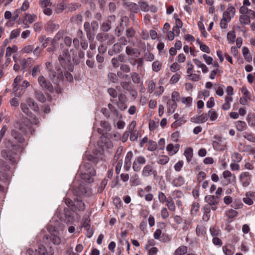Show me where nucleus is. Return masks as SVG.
Here are the masks:
<instances>
[{
  "mask_svg": "<svg viewBox=\"0 0 255 255\" xmlns=\"http://www.w3.org/2000/svg\"><path fill=\"white\" fill-rule=\"evenodd\" d=\"M5 144H10L13 151L9 149H3L1 151V155L4 158L7 159L12 164H15L18 161L16 151L20 150L21 152L24 149V147L22 145L15 143L10 140H8L5 142Z\"/></svg>",
  "mask_w": 255,
  "mask_h": 255,
  "instance_id": "obj_1",
  "label": "nucleus"
},
{
  "mask_svg": "<svg viewBox=\"0 0 255 255\" xmlns=\"http://www.w3.org/2000/svg\"><path fill=\"white\" fill-rule=\"evenodd\" d=\"M14 129L10 131L11 136L17 141V143L22 144L25 147L28 144L24 138V135L27 132L26 126L19 121H16L14 124Z\"/></svg>",
  "mask_w": 255,
  "mask_h": 255,
  "instance_id": "obj_2",
  "label": "nucleus"
},
{
  "mask_svg": "<svg viewBox=\"0 0 255 255\" xmlns=\"http://www.w3.org/2000/svg\"><path fill=\"white\" fill-rule=\"evenodd\" d=\"M47 229L50 235L45 234L43 237V242L48 244L51 241L54 245H59L61 242L59 230L51 225L47 226Z\"/></svg>",
  "mask_w": 255,
  "mask_h": 255,
  "instance_id": "obj_3",
  "label": "nucleus"
},
{
  "mask_svg": "<svg viewBox=\"0 0 255 255\" xmlns=\"http://www.w3.org/2000/svg\"><path fill=\"white\" fill-rule=\"evenodd\" d=\"M58 60L60 65L65 69L72 71L73 66L71 61V56L68 49H64L59 55Z\"/></svg>",
  "mask_w": 255,
  "mask_h": 255,
  "instance_id": "obj_4",
  "label": "nucleus"
},
{
  "mask_svg": "<svg viewBox=\"0 0 255 255\" xmlns=\"http://www.w3.org/2000/svg\"><path fill=\"white\" fill-rule=\"evenodd\" d=\"M56 214L61 221L66 223H72L74 220L73 214L67 208H64L63 210L58 209L56 212Z\"/></svg>",
  "mask_w": 255,
  "mask_h": 255,
  "instance_id": "obj_5",
  "label": "nucleus"
},
{
  "mask_svg": "<svg viewBox=\"0 0 255 255\" xmlns=\"http://www.w3.org/2000/svg\"><path fill=\"white\" fill-rule=\"evenodd\" d=\"M73 183L72 192L75 196L82 198L87 193V189L84 183H78L76 181H74Z\"/></svg>",
  "mask_w": 255,
  "mask_h": 255,
  "instance_id": "obj_6",
  "label": "nucleus"
},
{
  "mask_svg": "<svg viewBox=\"0 0 255 255\" xmlns=\"http://www.w3.org/2000/svg\"><path fill=\"white\" fill-rule=\"evenodd\" d=\"M107 32H101L98 33L96 35V39L101 43L107 42L108 45H111L115 42V36Z\"/></svg>",
  "mask_w": 255,
  "mask_h": 255,
  "instance_id": "obj_7",
  "label": "nucleus"
},
{
  "mask_svg": "<svg viewBox=\"0 0 255 255\" xmlns=\"http://www.w3.org/2000/svg\"><path fill=\"white\" fill-rule=\"evenodd\" d=\"M56 70L54 69L48 72L50 79L54 83L58 84L60 81L64 80V75L62 71L59 67H56Z\"/></svg>",
  "mask_w": 255,
  "mask_h": 255,
  "instance_id": "obj_8",
  "label": "nucleus"
},
{
  "mask_svg": "<svg viewBox=\"0 0 255 255\" xmlns=\"http://www.w3.org/2000/svg\"><path fill=\"white\" fill-rule=\"evenodd\" d=\"M38 83L43 90L47 91L51 93L54 92V87L51 82L47 80L43 75H40L38 77Z\"/></svg>",
  "mask_w": 255,
  "mask_h": 255,
  "instance_id": "obj_9",
  "label": "nucleus"
},
{
  "mask_svg": "<svg viewBox=\"0 0 255 255\" xmlns=\"http://www.w3.org/2000/svg\"><path fill=\"white\" fill-rule=\"evenodd\" d=\"M70 52L72 53V60L75 65H78L81 62V60L84 59L85 52L81 50H76L71 49Z\"/></svg>",
  "mask_w": 255,
  "mask_h": 255,
  "instance_id": "obj_10",
  "label": "nucleus"
},
{
  "mask_svg": "<svg viewBox=\"0 0 255 255\" xmlns=\"http://www.w3.org/2000/svg\"><path fill=\"white\" fill-rule=\"evenodd\" d=\"M116 21V16L114 15L109 16L106 21L100 26V29L103 32H108L112 28V24Z\"/></svg>",
  "mask_w": 255,
  "mask_h": 255,
  "instance_id": "obj_11",
  "label": "nucleus"
},
{
  "mask_svg": "<svg viewBox=\"0 0 255 255\" xmlns=\"http://www.w3.org/2000/svg\"><path fill=\"white\" fill-rule=\"evenodd\" d=\"M26 254L27 255H53L54 252L50 251L48 253L45 247L40 246L38 249L35 250L34 252L31 249L27 250Z\"/></svg>",
  "mask_w": 255,
  "mask_h": 255,
  "instance_id": "obj_12",
  "label": "nucleus"
},
{
  "mask_svg": "<svg viewBox=\"0 0 255 255\" xmlns=\"http://www.w3.org/2000/svg\"><path fill=\"white\" fill-rule=\"evenodd\" d=\"M78 173H84L85 175V173L90 174L92 175V176H95L96 175L95 170L91 164L88 162L84 163L80 166Z\"/></svg>",
  "mask_w": 255,
  "mask_h": 255,
  "instance_id": "obj_13",
  "label": "nucleus"
},
{
  "mask_svg": "<svg viewBox=\"0 0 255 255\" xmlns=\"http://www.w3.org/2000/svg\"><path fill=\"white\" fill-rule=\"evenodd\" d=\"M239 180L244 187H248L252 181V175L249 172H244L239 176Z\"/></svg>",
  "mask_w": 255,
  "mask_h": 255,
  "instance_id": "obj_14",
  "label": "nucleus"
},
{
  "mask_svg": "<svg viewBox=\"0 0 255 255\" xmlns=\"http://www.w3.org/2000/svg\"><path fill=\"white\" fill-rule=\"evenodd\" d=\"M205 200L208 203V205L211 206V209L213 210L217 209V205L219 203V200L218 199V198L215 197V196L207 195L205 197Z\"/></svg>",
  "mask_w": 255,
  "mask_h": 255,
  "instance_id": "obj_15",
  "label": "nucleus"
},
{
  "mask_svg": "<svg viewBox=\"0 0 255 255\" xmlns=\"http://www.w3.org/2000/svg\"><path fill=\"white\" fill-rule=\"evenodd\" d=\"M85 209V204L81 200H79L78 198L74 199V204L72 205L71 210L73 212L78 211H84Z\"/></svg>",
  "mask_w": 255,
  "mask_h": 255,
  "instance_id": "obj_16",
  "label": "nucleus"
},
{
  "mask_svg": "<svg viewBox=\"0 0 255 255\" xmlns=\"http://www.w3.org/2000/svg\"><path fill=\"white\" fill-rule=\"evenodd\" d=\"M223 176L226 179V185H228L232 182H236V175L232 173L229 170H225L223 173Z\"/></svg>",
  "mask_w": 255,
  "mask_h": 255,
  "instance_id": "obj_17",
  "label": "nucleus"
},
{
  "mask_svg": "<svg viewBox=\"0 0 255 255\" xmlns=\"http://www.w3.org/2000/svg\"><path fill=\"white\" fill-rule=\"evenodd\" d=\"M133 153L132 151H130L128 152L126 155L125 160V164H124V169L126 171H128L131 166V159L132 157Z\"/></svg>",
  "mask_w": 255,
  "mask_h": 255,
  "instance_id": "obj_18",
  "label": "nucleus"
},
{
  "mask_svg": "<svg viewBox=\"0 0 255 255\" xmlns=\"http://www.w3.org/2000/svg\"><path fill=\"white\" fill-rule=\"evenodd\" d=\"M153 168L151 165L147 164L145 165L142 170V176L143 177H149L151 175V172Z\"/></svg>",
  "mask_w": 255,
  "mask_h": 255,
  "instance_id": "obj_19",
  "label": "nucleus"
},
{
  "mask_svg": "<svg viewBox=\"0 0 255 255\" xmlns=\"http://www.w3.org/2000/svg\"><path fill=\"white\" fill-rule=\"evenodd\" d=\"M213 138L216 139V140H214L212 142L213 148L217 150H222L223 148L221 147L220 143L221 142L222 137L218 135H215Z\"/></svg>",
  "mask_w": 255,
  "mask_h": 255,
  "instance_id": "obj_20",
  "label": "nucleus"
},
{
  "mask_svg": "<svg viewBox=\"0 0 255 255\" xmlns=\"http://www.w3.org/2000/svg\"><path fill=\"white\" fill-rule=\"evenodd\" d=\"M35 98L41 103H44L46 98L43 93L39 90H35L34 92Z\"/></svg>",
  "mask_w": 255,
  "mask_h": 255,
  "instance_id": "obj_21",
  "label": "nucleus"
},
{
  "mask_svg": "<svg viewBox=\"0 0 255 255\" xmlns=\"http://www.w3.org/2000/svg\"><path fill=\"white\" fill-rule=\"evenodd\" d=\"M27 103L29 107L35 112H38L39 111V107L36 103H35L34 100L30 98L27 100Z\"/></svg>",
  "mask_w": 255,
  "mask_h": 255,
  "instance_id": "obj_22",
  "label": "nucleus"
},
{
  "mask_svg": "<svg viewBox=\"0 0 255 255\" xmlns=\"http://www.w3.org/2000/svg\"><path fill=\"white\" fill-rule=\"evenodd\" d=\"M138 51V50L136 48H132L130 46H127L126 48V53L128 55H135L136 57H138V56L140 54V52Z\"/></svg>",
  "mask_w": 255,
  "mask_h": 255,
  "instance_id": "obj_23",
  "label": "nucleus"
},
{
  "mask_svg": "<svg viewBox=\"0 0 255 255\" xmlns=\"http://www.w3.org/2000/svg\"><path fill=\"white\" fill-rule=\"evenodd\" d=\"M130 183L131 186H137L140 184L138 175L134 173L130 177Z\"/></svg>",
  "mask_w": 255,
  "mask_h": 255,
  "instance_id": "obj_24",
  "label": "nucleus"
},
{
  "mask_svg": "<svg viewBox=\"0 0 255 255\" xmlns=\"http://www.w3.org/2000/svg\"><path fill=\"white\" fill-rule=\"evenodd\" d=\"M236 127L238 131H242L247 128V125L245 122L238 121L236 122Z\"/></svg>",
  "mask_w": 255,
  "mask_h": 255,
  "instance_id": "obj_25",
  "label": "nucleus"
},
{
  "mask_svg": "<svg viewBox=\"0 0 255 255\" xmlns=\"http://www.w3.org/2000/svg\"><path fill=\"white\" fill-rule=\"evenodd\" d=\"M193 150L191 147H188L184 151V154L188 162H189L192 160L193 154Z\"/></svg>",
  "mask_w": 255,
  "mask_h": 255,
  "instance_id": "obj_26",
  "label": "nucleus"
},
{
  "mask_svg": "<svg viewBox=\"0 0 255 255\" xmlns=\"http://www.w3.org/2000/svg\"><path fill=\"white\" fill-rule=\"evenodd\" d=\"M187 247L181 246L175 250L174 255H184L187 253Z\"/></svg>",
  "mask_w": 255,
  "mask_h": 255,
  "instance_id": "obj_27",
  "label": "nucleus"
},
{
  "mask_svg": "<svg viewBox=\"0 0 255 255\" xmlns=\"http://www.w3.org/2000/svg\"><path fill=\"white\" fill-rule=\"evenodd\" d=\"M80 174L81 178L84 180L85 182H88V183H92L94 181L93 177L94 176H92V175H90V174H86L85 173V175L84 174V173H79Z\"/></svg>",
  "mask_w": 255,
  "mask_h": 255,
  "instance_id": "obj_28",
  "label": "nucleus"
},
{
  "mask_svg": "<svg viewBox=\"0 0 255 255\" xmlns=\"http://www.w3.org/2000/svg\"><path fill=\"white\" fill-rule=\"evenodd\" d=\"M10 166L4 160L0 158V172L7 171L9 170Z\"/></svg>",
  "mask_w": 255,
  "mask_h": 255,
  "instance_id": "obj_29",
  "label": "nucleus"
},
{
  "mask_svg": "<svg viewBox=\"0 0 255 255\" xmlns=\"http://www.w3.org/2000/svg\"><path fill=\"white\" fill-rule=\"evenodd\" d=\"M120 85L124 89L128 91L131 90L133 87L131 81H122Z\"/></svg>",
  "mask_w": 255,
  "mask_h": 255,
  "instance_id": "obj_30",
  "label": "nucleus"
},
{
  "mask_svg": "<svg viewBox=\"0 0 255 255\" xmlns=\"http://www.w3.org/2000/svg\"><path fill=\"white\" fill-rule=\"evenodd\" d=\"M71 21L73 22L77 23L78 25H81L83 21V16L81 14H78L73 16L71 18Z\"/></svg>",
  "mask_w": 255,
  "mask_h": 255,
  "instance_id": "obj_31",
  "label": "nucleus"
},
{
  "mask_svg": "<svg viewBox=\"0 0 255 255\" xmlns=\"http://www.w3.org/2000/svg\"><path fill=\"white\" fill-rule=\"evenodd\" d=\"M184 183V178L182 176H178L175 178L172 181L173 186L178 187L182 185Z\"/></svg>",
  "mask_w": 255,
  "mask_h": 255,
  "instance_id": "obj_32",
  "label": "nucleus"
},
{
  "mask_svg": "<svg viewBox=\"0 0 255 255\" xmlns=\"http://www.w3.org/2000/svg\"><path fill=\"white\" fill-rule=\"evenodd\" d=\"M130 76L132 79V81L134 84H139L140 82V77L138 73L136 72H131L130 73Z\"/></svg>",
  "mask_w": 255,
  "mask_h": 255,
  "instance_id": "obj_33",
  "label": "nucleus"
},
{
  "mask_svg": "<svg viewBox=\"0 0 255 255\" xmlns=\"http://www.w3.org/2000/svg\"><path fill=\"white\" fill-rule=\"evenodd\" d=\"M135 34V31L133 28L129 27L126 29V35L127 38L128 39L129 42L130 41V39H132V37L134 36Z\"/></svg>",
  "mask_w": 255,
  "mask_h": 255,
  "instance_id": "obj_34",
  "label": "nucleus"
},
{
  "mask_svg": "<svg viewBox=\"0 0 255 255\" xmlns=\"http://www.w3.org/2000/svg\"><path fill=\"white\" fill-rule=\"evenodd\" d=\"M20 108L21 111L27 116H29L31 114V112L29 109V106L27 103H21L20 104Z\"/></svg>",
  "mask_w": 255,
  "mask_h": 255,
  "instance_id": "obj_35",
  "label": "nucleus"
},
{
  "mask_svg": "<svg viewBox=\"0 0 255 255\" xmlns=\"http://www.w3.org/2000/svg\"><path fill=\"white\" fill-rule=\"evenodd\" d=\"M196 233L198 237H202L206 233V228L203 226L198 225L196 229Z\"/></svg>",
  "mask_w": 255,
  "mask_h": 255,
  "instance_id": "obj_36",
  "label": "nucleus"
},
{
  "mask_svg": "<svg viewBox=\"0 0 255 255\" xmlns=\"http://www.w3.org/2000/svg\"><path fill=\"white\" fill-rule=\"evenodd\" d=\"M59 28V24L54 22H49L47 24L46 29L51 32H53L54 31L57 30Z\"/></svg>",
  "mask_w": 255,
  "mask_h": 255,
  "instance_id": "obj_37",
  "label": "nucleus"
},
{
  "mask_svg": "<svg viewBox=\"0 0 255 255\" xmlns=\"http://www.w3.org/2000/svg\"><path fill=\"white\" fill-rule=\"evenodd\" d=\"M166 205L168 209L172 212H174L176 210V207L173 200L171 198H168L166 201Z\"/></svg>",
  "mask_w": 255,
  "mask_h": 255,
  "instance_id": "obj_38",
  "label": "nucleus"
},
{
  "mask_svg": "<svg viewBox=\"0 0 255 255\" xmlns=\"http://www.w3.org/2000/svg\"><path fill=\"white\" fill-rule=\"evenodd\" d=\"M42 67L38 65H35L32 69L31 75L33 77H36L38 74L40 73Z\"/></svg>",
  "mask_w": 255,
  "mask_h": 255,
  "instance_id": "obj_39",
  "label": "nucleus"
},
{
  "mask_svg": "<svg viewBox=\"0 0 255 255\" xmlns=\"http://www.w3.org/2000/svg\"><path fill=\"white\" fill-rule=\"evenodd\" d=\"M239 20L241 24L245 25H248L251 22L250 18L247 15H240Z\"/></svg>",
  "mask_w": 255,
  "mask_h": 255,
  "instance_id": "obj_40",
  "label": "nucleus"
},
{
  "mask_svg": "<svg viewBox=\"0 0 255 255\" xmlns=\"http://www.w3.org/2000/svg\"><path fill=\"white\" fill-rule=\"evenodd\" d=\"M167 108L169 111H172L174 112L177 108L176 102L171 101L169 100L167 103Z\"/></svg>",
  "mask_w": 255,
  "mask_h": 255,
  "instance_id": "obj_41",
  "label": "nucleus"
},
{
  "mask_svg": "<svg viewBox=\"0 0 255 255\" xmlns=\"http://www.w3.org/2000/svg\"><path fill=\"white\" fill-rule=\"evenodd\" d=\"M100 125L106 132L107 131H110L111 130V126L107 121H101Z\"/></svg>",
  "mask_w": 255,
  "mask_h": 255,
  "instance_id": "obj_42",
  "label": "nucleus"
},
{
  "mask_svg": "<svg viewBox=\"0 0 255 255\" xmlns=\"http://www.w3.org/2000/svg\"><path fill=\"white\" fill-rule=\"evenodd\" d=\"M236 34L233 30L228 32L227 34V40L229 43H234L235 41Z\"/></svg>",
  "mask_w": 255,
  "mask_h": 255,
  "instance_id": "obj_43",
  "label": "nucleus"
},
{
  "mask_svg": "<svg viewBox=\"0 0 255 255\" xmlns=\"http://www.w3.org/2000/svg\"><path fill=\"white\" fill-rule=\"evenodd\" d=\"M243 136L247 140L252 141H255V137L254 136V134L251 132H244L243 133Z\"/></svg>",
  "mask_w": 255,
  "mask_h": 255,
  "instance_id": "obj_44",
  "label": "nucleus"
},
{
  "mask_svg": "<svg viewBox=\"0 0 255 255\" xmlns=\"http://www.w3.org/2000/svg\"><path fill=\"white\" fill-rule=\"evenodd\" d=\"M120 70L122 72L126 73H129L131 71V68L130 66L125 63H121L120 65Z\"/></svg>",
  "mask_w": 255,
  "mask_h": 255,
  "instance_id": "obj_45",
  "label": "nucleus"
},
{
  "mask_svg": "<svg viewBox=\"0 0 255 255\" xmlns=\"http://www.w3.org/2000/svg\"><path fill=\"white\" fill-rule=\"evenodd\" d=\"M208 117L210 118L211 121H214L217 119L218 114L214 110L211 109L208 112Z\"/></svg>",
  "mask_w": 255,
  "mask_h": 255,
  "instance_id": "obj_46",
  "label": "nucleus"
},
{
  "mask_svg": "<svg viewBox=\"0 0 255 255\" xmlns=\"http://www.w3.org/2000/svg\"><path fill=\"white\" fill-rule=\"evenodd\" d=\"M232 159L234 162H240L242 159V156L241 154L234 152L232 155Z\"/></svg>",
  "mask_w": 255,
  "mask_h": 255,
  "instance_id": "obj_47",
  "label": "nucleus"
},
{
  "mask_svg": "<svg viewBox=\"0 0 255 255\" xmlns=\"http://www.w3.org/2000/svg\"><path fill=\"white\" fill-rule=\"evenodd\" d=\"M122 152H123V147L120 146L117 149L116 153L114 157L113 160H114V162H117L118 161V160L119 159L120 157H121V156L122 155Z\"/></svg>",
  "mask_w": 255,
  "mask_h": 255,
  "instance_id": "obj_48",
  "label": "nucleus"
},
{
  "mask_svg": "<svg viewBox=\"0 0 255 255\" xmlns=\"http://www.w3.org/2000/svg\"><path fill=\"white\" fill-rule=\"evenodd\" d=\"M238 214V212L233 209H230V210H229V211L228 212V213H227V215L228 216V222H231V221L229 220V219L233 218L237 216Z\"/></svg>",
  "mask_w": 255,
  "mask_h": 255,
  "instance_id": "obj_49",
  "label": "nucleus"
},
{
  "mask_svg": "<svg viewBox=\"0 0 255 255\" xmlns=\"http://www.w3.org/2000/svg\"><path fill=\"white\" fill-rule=\"evenodd\" d=\"M112 48H113V50L115 52H116L117 53H120L123 50L122 45L118 43H115L112 46Z\"/></svg>",
  "mask_w": 255,
  "mask_h": 255,
  "instance_id": "obj_50",
  "label": "nucleus"
},
{
  "mask_svg": "<svg viewBox=\"0 0 255 255\" xmlns=\"http://www.w3.org/2000/svg\"><path fill=\"white\" fill-rule=\"evenodd\" d=\"M169 160V158L166 155H162L160 157L158 163L161 165H165Z\"/></svg>",
  "mask_w": 255,
  "mask_h": 255,
  "instance_id": "obj_51",
  "label": "nucleus"
},
{
  "mask_svg": "<svg viewBox=\"0 0 255 255\" xmlns=\"http://www.w3.org/2000/svg\"><path fill=\"white\" fill-rule=\"evenodd\" d=\"M108 80L112 83H115L118 80L117 75L114 73H110L108 75Z\"/></svg>",
  "mask_w": 255,
  "mask_h": 255,
  "instance_id": "obj_52",
  "label": "nucleus"
},
{
  "mask_svg": "<svg viewBox=\"0 0 255 255\" xmlns=\"http://www.w3.org/2000/svg\"><path fill=\"white\" fill-rule=\"evenodd\" d=\"M152 70L154 71L158 72L159 71L161 67V65L160 64L158 61H155L153 62L152 65Z\"/></svg>",
  "mask_w": 255,
  "mask_h": 255,
  "instance_id": "obj_53",
  "label": "nucleus"
},
{
  "mask_svg": "<svg viewBox=\"0 0 255 255\" xmlns=\"http://www.w3.org/2000/svg\"><path fill=\"white\" fill-rule=\"evenodd\" d=\"M129 133H130L129 138L131 141H134L137 139L139 132L137 130L129 132Z\"/></svg>",
  "mask_w": 255,
  "mask_h": 255,
  "instance_id": "obj_54",
  "label": "nucleus"
},
{
  "mask_svg": "<svg viewBox=\"0 0 255 255\" xmlns=\"http://www.w3.org/2000/svg\"><path fill=\"white\" fill-rule=\"evenodd\" d=\"M157 144L155 141L149 140L147 149L149 151H154L156 149Z\"/></svg>",
  "mask_w": 255,
  "mask_h": 255,
  "instance_id": "obj_55",
  "label": "nucleus"
},
{
  "mask_svg": "<svg viewBox=\"0 0 255 255\" xmlns=\"http://www.w3.org/2000/svg\"><path fill=\"white\" fill-rule=\"evenodd\" d=\"M199 44L200 45V48L201 51L207 53H210V49L207 45L202 43L201 42H199Z\"/></svg>",
  "mask_w": 255,
  "mask_h": 255,
  "instance_id": "obj_56",
  "label": "nucleus"
},
{
  "mask_svg": "<svg viewBox=\"0 0 255 255\" xmlns=\"http://www.w3.org/2000/svg\"><path fill=\"white\" fill-rule=\"evenodd\" d=\"M36 15L34 14H26L25 16V20L28 21L30 23H32L35 21Z\"/></svg>",
  "mask_w": 255,
  "mask_h": 255,
  "instance_id": "obj_57",
  "label": "nucleus"
},
{
  "mask_svg": "<svg viewBox=\"0 0 255 255\" xmlns=\"http://www.w3.org/2000/svg\"><path fill=\"white\" fill-rule=\"evenodd\" d=\"M124 28L122 25H118L115 29V34L117 36L120 37L123 33Z\"/></svg>",
  "mask_w": 255,
  "mask_h": 255,
  "instance_id": "obj_58",
  "label": "nucleus"
},
{
  "mask_svg": "<svg viewBox=\"0 0 255 255\" xmlns=\"http://www.w3.org/2000/svg\"><path fill=\"white\" fill-rule=\"evenodd\" d=\"M16 47H8L6 50L5 57H8L11 56V54L15 51Z\"/></svg>",
  "mask_w": 255,
  "mask_h": 255,
  "instance_id": "obj_59",
  "label": "nucleus"
},
{
  "mask_svg": "<svg viewBox=\"0 0 255 255\" xmlns=\"http://www.w3.org/2000/svg\"><path fill=\"white\" fill-rule=\"evenodd\" d=\"M34 45H29L25 46L22 50V51L23 53H29L32 52L34 49Z\"/></svg>",
  "mask_w": 255,
  "mask_h": 255,
  "instance_id": "obj_60",
  "label": "nucleus"
},
{
  "mask_svg": "<svg viewBox=\"0 0 255 255\" xmlns=\"http://www.w3.org/2000/svg\"><path fill=\"white\" fill-rule=\"evenodd\" d=\"M182 103L190 106L192 103V98L191 97H183L182 98Z\"/></svg>",
  "mask_w": 255,
  "mask_h": 255,
  "instance_id": "obj_61",
  "label": "nucleus"
},
{
  "mask_svg": "<svg viewBox=\"0 0 255 255\" xmlns=\"http://www.w3.org/2000/svg\"><path fill=\"white\" fill-rule=\"evenodd\" d=\"M231 246H226L223 248V251L226 255H232L233 251L231 249Z\"/></svg>",
  "mask_w": 255,
  "mask_h": 255,
  "instance_id": "obj_62",
  "label": "nucleus"
},
{
  "mask_svg": "<svg viewBox=\"0 0 255 255\" xmlns=\"http://www.w3.org/2000/svg\"><path fill=\"white\" fill-rule=\"evenodd\" d=\"M92 32H95L99 28V23L96 20H93L91 23Z\"/></svg>",
  "mask_w": 255,
  "mask_h": 255,
  "instance_id": "obj_63",
  "label": "nucleus"
},
{
  "mask_svg": "<svg viewBox=\"0 0 255 255\" xmlns=\"http://www.w3.org/2000/svg\"><path fill=\"white\" fill-rule=\"evenodd\" d=\"M180 79V75L178 73H176L173 75L170 80V84H175Z\"/></svg>",
  "mask_w": 255,
  "mask_h": 255,
  "instance_id": "obj_64",
  "label": "nucleus"
}]
</instances>
